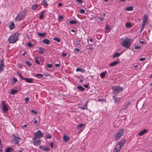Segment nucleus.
Listing matches in <instances>:
<instances>
[{
  "instance_id": "obj_37",
  "label": "nucleus",
  "mask_w": 152,
  "mask_h": 152,
  "mask_svg": "<svg viewBox=\"0 0 152 152\" xmlns=\"http://www.w3.org/2000/svg\"><path fill=\"white\" fill-rule=\"evenodd\" d=\"M33 79L28 78L26 83H33Z\"/></svg>"
},
{
  "instance_id": "obj_45",
  "label": "nucleus",
  "mask_w": 152,
  "mask_h": 152,
  "mask_svg": "<svg viewBox=\"0 0 152 152\" xmlns=\"http://www.w3.org/2000/svg\"><path fill=\"white\" fill-rule=\"evenodd\" d=\"M27 45L29 47H31L33 46V45L31 42H29L27 44Z\"/></svg>"
},
{
  "instance_id": "obj_5",
  "label": "nucleus",
  "mask_w": 152,
  "mask_h": 152,
  "mask_svg": "<svg viewBox=\"0 0 152 152\" xmlns=\"http://www.w3.org/2000/svg\"><path fill=\"white\" fill-rule=\"evenodd\" d=\"M124 132V129L123 128L118 130V133L116 134L115 140L116 141L120 139L122 137Z\"/></svg>"
},
{
  "instance_id": "obj_53",
  "label": "nucleus",
  "mask_w": 152,
  "mask_h": 152,
  "mask_svg": "<svg viewBox=\"0 0 152 152\" xmlns=\"http://www.w3.org/2000/svg\"><path fill=\"white\" fill-rule=\"evenodd\" d=\"M35 62L36 64H39L40 63L39 62V61L37 59H36L35 60Z\"/></svg>"
},
{
  "instance_id": "obj_63",
  "label": "nucleus",
  "mask_w": 152,
  "mask_h": 152,
  "mask_svg": "<svg viewBox=\"0 0 152 152\" xmlns=\"http://www.w3.org/2000/svg\"><path fill=\"white\" fill-rule=\"evenodd\" d=\"M106 29L108 30H109L110 28L107 24L106 25Z\"/></svg>"
},
{
  "instance_id": "obj_38",
  "label": "nucleus",
  "mask_w": 152,
  "mask_h": 152,
  "mask_svg": "<svg viewBox=\"0 0 152 152\" xmlns=\"http://www.w3.org/2000/svg\"><path fill=\"white\" fill-rule=\"evenodd\" d=\"M96 38L98 39L99 40L101 39V38H102V35L97 34L96 35Z\"/></svg>"
},
{
  "instance_id": "obj_30",
  "label": "nucleus",
  "mask_w": 152,
  "mask_h": 152,
  "mask_svg": "<svg viewBox=\"0 0 152 152\" xmlns=\"http://www.w3.org/2000/svg\"><path fill=\"white\" fill-rule=\"evenodd\" d=\"M69 24H76L77 22L75 20H72L69 21Z\"/></svg>"
},
{
  "instance_id": "obj_31",
  "label": "nucleus",
  "mask_w": 152,
  "mask_h": 152,
  "mask_svg": "<svg viewBox=\"0 0 152 152\" xmlns=\"http://www.w3.org/2000/svg\"><path fill=\"white\" fill-rule=\"evenodd\" d=\"M13 151V149L12 148L8 147L6 150L5 152H12Z\"/></svg>"
},
{
  "instance_id": "obj_24",
  "label": "nucleus",
  "mask_w": 152,
  "mask_h": 152,
  "mask_svg": "<svg viewBox=\"0 0 152 152\" xmlns=\"http://www.w3.org/2000/svg\"><path fill=\"white\" fill-rule=\"evenodd\" d=\"M107 72L106 71H105L104 72H103L101 73L100 74V77L102 78H104L106 75V74L107 73Z\"/></svg>"
},
{
  "instance_id": "obj_46",
  "label": "nucleus",
  "mask_w": 152,
  "mask_h": 152,
  "mask_svg": "<svg viewBox=\"0 0 152 152\" xmlns=\"http://www.w3.org/2000/svg\"><path fill=\"white\" fill-rule=\"evenodd\" d=\"M25 63L27 64V65L29 67H30L32 65V64L30 63L28 61H26Z\"/></svg>"
},
{
  "instance_id": "obj_48",
  "label": "nucleus",
  "mask_w": 152,
  "mask_h": 152,
  "mask_svg": "<svg viewBox=\"0 0 152 152\" xmlns=\"http://www.w3.org/2000/svg\"><path fill=\"white\" fill-rule=\"evenodd\" d=\"M145 24H145V23H142V28L140 31V32H141L143 30V29L145 26Z\"/></svg>"
},
{
  "instance_id": "obj_40",
  "label": "nucleus",
  "mask_w": 152,
  "mask_h": 152,
  "mask_svg": "<svg viewBox=\"0 0 152 152\" xmlns=\"http://www.w3.org/2000/svg\"><path fill=\"white\" fill-rule=\"evenodd\" d=\"M131 104V103L130 102H129L127 104H125L124 105V107H125L126 109L129 107V106Z\"/></svg>"
},
{
  "instance_id": "obj_57",
  "label": "nucleus",
  "mask_w": 152,
  "mask_h": 152,
  "mask_svg": "<svg viewBox=\"0 0 152 152\" xmlns=\"http://www.w3.org/2000/svg\"><path fill=\"white\" fill-rule=\"evenodd\" d=\"M17 73L20 76V78L21 79L23 77V76L21 75V74L20 73L18 72H17Z\"/></svg>"
},
{
  "instance_id": "obj_9",
  "label": "nucleus",
  "mask_w": 152,
  "mask_h": 152,
  "mask_svg": "<svg viewBox=\"0 0 152 152\" xmlns=\"http://www.w3.org/2000/svg\"><path fill=\"white\" fill-rule=\"evenodd\" d=\"M4 59H2L0 60V73H1L4 69Z\"/></svg>"
},
{
  "instance_id": "obj_55",
  "label": "nucleus",
  "mask_w": 152,
  "mask_h": 152,
  "mask_svg": "<svg viewBox=\"0 0 152 152\" xmlns=\"http://www.w3.org/2000/svg\"><path fill=\"white\" fill-rule=\"evenodd\" d=\"M29 100V98L26 97L25 98V100L26 103L28 102Z\"/></svg>"
},
{
  "instance_id": "obj_20",
  "label": "nucleus",
  "mask_w": 152,
  "mask_h": 152,
  "mask_svg": "<svg viewBox=\"0 0 152 152\" xmlns=\"http://www.w3.org/2000/svg\"><path fill=\"white\" fill-rule=\"evenodd\" d=\"M10 25L9 26V28L10 30L13 29L15 28V25L14 23L12 21H10Z\"/></svg>"
},
{
  "instance_id": "obj_52",
  "label": "nucleus",
  "mask_w": 152,
  "mask_h": 152,
  "mask_svg": "<svg viewBox=\"0 0 152 152\" xmlns=\"http://www.w3.org/2000/svg\"><path fill=\"white\" fill-rule=\"evenodd\" d=\"M126 110V109L124 107V108H122L120 110V112H122L123 111H125Z\"/></svg>"
},
{
  "instance_id": "obj_61",
  "label": "nucleus",
  "mask_w": 152,
  "mask_h": 152,
  "mask_svg": "<svg viewBox=\"0 0 152 152\" xmlns=\"http://www.w3.org/2000/svg\"><path fill=\"white\" fill-rule=\"evenodd\" d=\"M49 146H50L51 147V148H53L54 147L53 142H51L50 144V145Z\"/></svg>"
},
{
  "instance_id": "obj_33",
  "label": "nucleus",
  "mask_w": 152,
  "mask_h": 152,
  "mask_svg": "<svg viewBox=\"0 0 152 152\" xmlns=\"http://www.w3.org/2000/svg\"><path fill=\"white\" fill-rule=\"evenodd\" d=\"M125 10L128 11H132L133 10V8L132 6L128 7L126 8Z\"/></svg>"
},
{
  "instance_id": "obj_7",
  "label": "nucleus",
  "mask_w": 152,
  "mask_h": 152,
  "mask_svg": "<svg viewBox=\"0 0 152 152\" xmlns=\"http://www.w3.org/2000/svg\"><path fill=\"white\" fill-rule=\"evenodd\" d=\"M1 102L3 106L2 110L4 113H7L8 109L7 106L5 104V101H2Z\"/></svg>"
},
{
  "instance_id": "obj_17",
  "label": "nucleus",
  "mask_w": 152,
  "mask_h": 152,
  "mask_svg": "<svg viewBox=\"0 0 152 152\" xmlns=\"http://www.w3.org/2000/svg\"><path fill=\"white\" fill-rule=\"evenodd\" d=\"M148 18V16L146 15H144L143 17L142 18V23L146 24Z\"/></svg>"
},
{
  "instance_id": "obj_1",
  "label": "nucleus",
  "mask_w": 152,
  "mask_h": 152,
  "mask_svg": "<svg viewBox=\"0 0 152 152\" xmlns=\"http://www.w3.org/2000/svg\"><path fill=\"white\" fill-rule=\"evenodd\" d=\"M19 35L20 34L18 32L12 34L8 38V40L9 42L10 43H15L18 40Z\"/></svg>"
},
{
  "instance_id": "obj_56",
  "label": "nucleus",
  "mask_w": 152,
  "mask_h": 152,
  "mask_svg": "<svg viewBox=\"0 0 152 152\" xmlns=\"http://www.w3.org/2000/svg\"><path fill=\"white\" fill-rule=\"evenodd\" d=\"M141 48V47L140 46H135L134 47V48H135V49H140Z\"/></svg>"
},
{
  "instance_id": "obj_12",
  "label": "nucleus",
  "mask_w": 152,
  "mask_h": 152,
  "mask_svg": "<svg viewBox=\"0 0 152 152\" xmlns=\"http://www.w3.org/2000/svg\"><path fill=\"white\" fill-rule=\"evenodd\" d=\"M113 98L114 99V103L115 104L117 103V104H118L120 101V98H118L117 96V95H115L113 96Z\"/></svg>"
},
{
  "instance_id": "obj_27",
  "label": "nucleus",
  "mask_w": 152,
  "mask_h": 152,
  "mask_svg": "<svg viewBox=\"0 0 152 152\" xmlns=\"http://www.w3.org/2000/svg\"><path fill=\"white\" fill-rule=\"evenodd\" d=\"M37 34L39 36L41 37H45V36L46 34L44 33L37 32Z\"/></svg>"
},
{
  "instance_id": "obj_10",
  "label": "nucleus",
  "mask_w": 152,
  "mask_h": 152,
  "mask_svg": "<svg viewBox=\"0 0 152 152\" xmlns=\"http://www.w3.org/2000/svg\"><path fill=\"white\" fill-rule=\"evenodd\" d=\"M32 140L34 145L38 146L40 144L41 141L39 139H37V138H33Z\"/></svg>"
},
{
  "instance_id": "obj_16",
  "label": "nucleus",
  "mask_w": 152,
  "mask_h": 152,
  "mask_svg": "<svg viewBox=\"0 0 152 152\" xmlns=\"http://www.w3.org/2000/svg\"><path fill=\"white\" fill-rule=\"evenodd\" d=\"M148 130L146 129H144L142 131H141L138 134V135L140 136H141L144 134L147 133L148 132Z\"/></svg>"
},
{
  "instance_id": "obj_47",
  "label": "nucleus",
  "mask_w": 152,
  "mask_h": 152,
  "mask_svg": "<svg viewBox=\"0 0 152 152\" xmlns=\"http://www.w3.org/2000/svg\"><path fill=\"white\" fill-rule=\"evenodd\" d=\"M97 18L99 19L100 20L104 21V20L105 18L104 17H98Z\"/></svg>"
},
{
  "instance_id": "obj_25",
  "label": "nucleus",
  "mask_w": 152,
  "mask_h": 152,
  "mask_svg": "<svg viewBox=\"0 0 152 152\" xmlns=\"http://www.w3.org/2000/svg\"><path fill=\"white\" fill-rule=\"evenodd\" d=\"M76 71L77 72H80L82 73L85 72V70L84 69L80 67L77 68L76 69Z\"/></svg>"
},
{
  "instance_id": "obj_6",
  "label": "nucleus",
  "mask_w": 152,
  "mask_h": 152,
  "mask_svg": "<svg viewBox=\"0 0 152 152\" xmlns=\"http://www.w3.org/2000/svg\"><path fill=\"white\" fill-rule=\"evenodd\" d=\"M12 137H13L12 139V142H15V144L18 145L19 144V141L21 139V138L19 137V135H17V136L13 134L12 135Z\"/></svg>"
},
{
  "instance_id": "obj_19",
  "label": "nucleus",
  "mask_w": 152,
  "mask_h": 152,
  "mask_svg": "<svg viewBox=\"0 0 152 152\" xmlns=\"http://www.w3.org/2000/svg\"><path fill=\"white\" fill-rule=\"evenodd\" d=\"M46 12V10H44L42 11V12H41L39 13V18L40 19H42L43 18L44 14Z\"/></svg>"
},
{
  "instance_id": "obj_8",
  "label": "nucleus",
  "mask_w": 152,
  "mask_h": 152,
  "mask_svg": "<svg viewBox=\"0 0 152 152\" xmlns=\"http://www.w3.org/2000/svg\"><path fill=\"white\" fill-rule=\"evenodd\" d=\"M34 138H39L43 136V134L39 130L37 132L34 133Z\"/></svg>"
},
{
  "instance_id": "obj_54",
  "label": "nucleus",
  "mask_w": 152,
  "mask_h": 152,
  "mask_svg": "<svg viewBox=\"0 0 152 152\" xmlns=\"http://www.w3.org/2000/svg\"><path fill=\"white\" fill-rule=\"evenodd\" d=\"M146 58H141L139 59V61H143Z\"/></svg>"
},
{
  "instance_id": "obj_44",
  "label": "nucleus",
  "mask_w": 152,
  "mask_h": 152,
  "mask_svg": "<svg viewBox=\"0 0 152 152\" xmlns=\"http://www.w3.org/2000/svg\"><path fill=\"white\" fill-rule=\"evenodd\" d=\"M45 137L47 139H50L51 138V136L50 134H48L46 135Z\"/></svg>"
},
{
  "instance_id": "obj_62",
  "label": "nucleus",
  "mask_w": 152,
  "mask_h": 152,
  "mask_svg": "<svg viewBox=\"0 0 152 152\" xmlns=\"http://www.w3.org/2000/svg\"><path fill=\"white\" fill-rule=\"evenodd\" d=\"M59 63L56 64L55 65L56 67H58L60 65L59 63H60V61H58Z\"/></svg>"
},
{
  "instance_id": "obj_36",
  "label": "nucleus",
  "mask_w": 152,
  "mask_h": 152,
  "mask_svg": "<svg viewBox=\"0 0 152 152\" xmlns=\"http://www.w3.org/2000/svg\"><path fill=\"white\" fill-rule=\"evenodd\" d=\"M36 77L38 78H41L43 77V75L41 74H37L36 75Z\"/></svg>"
},
{
  "instance_id": "obj_41",
  "label": "nucleus",
  "mask_w": 152,
  "mask_h": 152,
  "mask_svg": "<svg viewBox=\"0 0 152 152\" xmlns=\"http://www.w3.org/2000/svg\"><path fill=\"white\" fill-rule=\"evenodd\" d=\"M53 40L56 42H57L58 43L60 42L61 41V39H60L56 37L54 38H53Z\"/></svg>"
},
{
  "instance_id": "obj_34",
  "label": "nucleus",
  "mask_w": 152,
  "mask_h": 152,
  "mask_svg": "<svg viewBox=\"0 0 152 152\" xmlns=\"http://www.w3.org/2000/svg\"><path fill=\"white\" fill-rule=\"evenodd\" d=\"M39 49L40 50L39 51V54H43L44 51H45L44 49L41 47H39Z\"/></svg>"
},
{
  "instance_id": "obj_39",
  "label": "nucleus",
  "mask_w": 152,
  "mask_h": 152,
  "mask_svg": "<svg viewBox=\"0 0 152 152\" xmlns=\"http://www.w3.org/2000/svg\"><path fill=\"white\" fill-rule=\"evenodd\" d=\"M41 4L43 5H48V4L47 3V1L46 0H42Z\"/></svg>"
},
{
  "instance_id": "obj_50",
  "label": "nucleus",
  "mask_w": 152,
  "mask_h": 152,
  "mask_svg": "<svg viewBox=\"0 0 152 152\" xmlns=\"http://www.w3.org/2000/svg\"><path fill=\"white\" fill-rule=\"evenodd\" d=\"M85 12V11L83 9H81L80 10V13L82 14H84Z\"/></svg>"
},
{
  "instance_id": "obj_18",
  "label": "nucleus",
  "mask_w": 152,
  "mask_h": 152,
  "mask_svg": "<svg viewBox=\"0 0 152 152\" xmlns=\"http://www.w3.org/2000/svg\"><path fill=\"white\" fill-rule=\"evenodd\" d=\"M18 88H17L16 89H12L11 90L10 94L12 95H14L18 91Z\"/></svg>"
},
{
  "instance_id": "obj_49",
  "label": "nucleus",
  "mask_w": 152,
  "mask_h": 152,
  "mask_svg": "<svg viewBox=\"0 0 152 152\" xmlns=\"http://www.w3.org/2000/svg\"><path fill=\"white\" fill-rule=\"evenodd\" d=\"M63 18V17L62 15L59 16L58 18V21H61V20Z\"/></svg>"
},
{
  "instance_id": "obj_2",
  "label": "nucleus",
  "mask_w": 152,
  "mask_h": 152,
  "mask_svg": "<svg viewBox=\"0 0 152 152\" xmlns=\"http://www.w3.org/2000/svg\"><path fill=\"white\" fill-rule=\"evenodd\" d=\"M131 44V39L128 37H125L121 43L122 46L128 49L130 48Z\"/></svg>"
},
{
  "instance_id": "obj_64",
  "label": "nucleus",
  "mask_w": 152,
  "mask_h": 152,
  "mask_svg": "<svg viewBox=\"0 0 152 152\" xmlns=\"http://www.w3.org/2000/svg\"><path fill=\"white\" fill-rule=\"evenodd\" d=\"M80 50V49L77 48H76L75 50V51L77 53Z\"/></svg>"
},
{
  "instance_id": "obj_11",
  "label": "nucleus",
  "mask_w": 152,
  "mask_h": 152,
  "mask_svg": "<svg viewBox=\"0 0 152 152\" xmlns=\"http://www.w3.org/2000/svg\"><path fill=\"white\" fill-rule=\"evenodd\" d=\"M122 148L119 145H118V144H116L115 146V148L113 150V152H119Z\"/></svg>"
},
{
  "instance_id": "obj_29",
  "label": "nucleus",
  "mask_w": 152,
  "mask_h": 152,
  "mask_svg": "<svg viewBox=\"0 0 152 152\" xmlns=\"http://www.w3.org/2000/svg\"><path fill=\"white\" fill-rule=\"evenodd\" d=\"M121 55V53H119L118 52L115 53L113 57V58H114L116 57H118L120 56Z\"/></svg>"
},
{
  "instance_id": "obj_14",
  "label": "nucleus",
  "mask_w": 152,
  "mask_h": 152,
  "mask_svg": "<svg viewBox=\"0 0 152 152\" xmlns=\"http://www.w3.org/2000/svg\"><path fill=\"white\" fill-rule=\"evenodd\" d=\"M85 127V124H80L78 125H77V128L78 129H80L82 131Z\"/></svg>"
},
{
  "instance_id": "obj_15",
  "label": "nucleus",
  "mask_w": 152,
  "mask_h": 152,
  "mask_svg": "<svg viewBox=\"0 0 152 152\" xmlns=\"http://www.w3.org/2000/svg\"><path fill=\"white\" fill-rule=\"evenodd\" d=\"M39 148L42 149L43 151H50V149L48 147H45L44 145H40L39 147Z\"/></svg>"
},
{
  "instance_id": "obj_32",
  "label": "nucleus",
  "mask_w": 152,
  "mask_h": 152,
  "mask_svg": "<svg viewBox=\"0 0 152 152\" xmlns=\"http://www.w3.org/2000/svg\"><path fill=\"white\" fill-rule=\"evenodd\" d=\"M86 48L87 50L89 49L90 50H93V48L92 46V44H91L90 45H86Z\"/></svg>"
},
{
  "instance_id": "obj_28",
  "label": "nucleus",
  "mask_w": 152,
  "mask_h": 152,
  "mask_svg": "<svg viewBox=\"0 0 152 152\" xmlns=\"http://www.w3.org/2000/svg\"><path fill=\"white\" fill-rule=\"evenodd\" d=\"M77 89L80 91H83L85 90V88L81 86H77Z\"/></svg>"
},
{
  "instance_id": "obj_26",
  "label": "nucleus",
  "mask_w": 152,
  "mask_h": 152,
  "mask_svg": "<svg viewBox=\"0 0 152 152\" xmlns=\"http://www.w3.org/2000/svg\"><path fill=\"white\" fill-rule=\"evenodd\" d=\"M69 137H68L65 135H64L63 137V140L65 142H67L69 140Z\"/></svg>"
},
{
  "instance_id": "obj_59",
  "label": "nucleus",
  "mask_w": 152,
  "mask_h": 152,
  "mask_svg": "<svg viewBox=\"0 0 152 152\" xmlns=\"http://www.w3.org/2000/svg\"><path fill=\"white\" fill-rule=\"evenodd\" d=\"M24 150V149L22 148H20V149L18 150L19 152H22Z\"/></svg>"
},
{
  "instance_id": "obj_3",
  "label": "nucleus",
  "mask_w": 152,
  "mask_h": 152,
  "mask_svg": "<svg viewBox=\"0 0 152 152\" xmlns=\"http://www.w3.org/2000/svg\"><path fill=\"white\" fill-rule=\"evenodd\" d=\"M124 88L119 86H113L111 87L113 90V94L117 95L121 91L123 90Z\"/></svg>"
},
{
  "instance_id": "obj_13",
  "label": "nucleus",
  "mask_w": 152,
  "mask_h": 152,
  "mask_svg": "<svg viewBox=\"0 0 152 152\" xmlns=\"http://www.w3.org/2000/svg\"><path fill=\"white\" fill-rule=\"evenodd\" d=\"M126 140L125 139H123L118 143V145H119L122 147L123 146L124 143L126 142Z\"/></svg>"
},
{
  "instance_id": "obj_22",
  "label": "nucleus",
  "mask_w": 152,
  "mask_h": 152,
  "mask_svg": "<svg viewBox=\"0 0 152 152\" xmlns=\"http://www.w3.org/2000/svg\"><path fill=\"white\" fill-rule=\"evenodd\" d=\"M38 7V4H34L32 6L31 9L35 11Z\"/></svg>"
},
{
  "instance_id": "obj_42",
  "label": "nucleus",
  "mask_w": 152,
  "mask_h": 152,
  "mask_svg": "<svg viewBox=\"0 0 152 152\" xmlns=\"http://www.w3.org/2000/svg\"><path fill=\"white\" fill-rule=\"evenodd\" d=\"M18 80L17 78L15 77H14L12 78V82L13 83H16L17 82Z\"/></svg>"
},
{
  "instance_id": "obj_35",
  "label": "nucleus",
  "mask_w": 152,
  "mask_h": 152,
  "mask_svg": "<svg viewBox=\"0 0 152 152\" xmlns=\"http://www.w3.org/2000/svg\"><path fill=\"white\" fill-rule=\"evenodd\" d=\"M125 26L127 28H131L132 27V25L131 23H126V24Z\"/></svg>"
},
{
  "instance_id": "obj_60",
  "label": "nucleus",
  "mask_w": 152,
  "mask_h": 152,
  "mask_svg": "<svg viewBox=\"0 0 152 152\" xmlns=\"http://www.w3.org/2000/svg\"><path fill=\"white\" fill-rule=\"evenodd\" d=\"M31 113H34L35 114H37V111H34V110H31Z\"/></svg>"
},
{
  "instance_id": "obj_51",
  "label": "nucleus",
  "mask_w": 152,
  "mask_h": 152,
  "mask_svg": "<svg viewBox=\"0 0 152 152\" xmlns=\"http://www.w3.org/2000/svg\"><path fill=\"white\" fill-rule=\"evenodd\" d=\"M47 67L50 68H51L52 67V64H48L47 65Z\"/></svg>"
},
{
  "instance_id": "obj_43",
  "label": "nucleus",
  "mask_w": 152,
  "mask_h": 152,
  "mask_svg": "<svg viewBox=\"0 0 152 152\" xmlns=\"http://www.w3.org/2000/svg\"><path fill=\"white\" fill-rule=\"evenodd\" d=\"M78 108L83 110H86L88 109L87 108H86V107H85L84 105L83 106H79Z\"/></svg>"
},
{
  "instance_id": "obj_58",
  "label": "nucleus",
  "mask_w": 152,
  "mask_h": 152,
  "mask_svg": "<svg viewBox=\"0 0 152 152\" xmlns=\"http://www.w3.org/2000/svg\"><path fill=\"white\" fill-rule=\"evenodd\" d=\"M86 88H89L90 87H89V86L88 84H85L83 85Z\"/></svg>"
},
{
  "instance_id": "obj_21",
  "label": "nucleus",
  "mask_w": 152,
  "mask_h": 152,
  "mask_svg": "<svg viewBox=\"0 0 152 152\" xmlns=\"http://www.w3.org/2000/svg\"><path fill=\"white\" fill-rule=\"evenodd\" d=\"M42 42L45 44L48 45L50 44V41L47 39H45L42 41Z\"/></svg>"
},
{
  "instance_id": "obj_4",
  "label": "nucleus",
  "mask_w": 152,
  "mask_h": 152,
  "mask_svg": "<svg viewBox=\"0 0 152 152\" xmlns=\"http://www.w3.org/2000/svg\"><path fill=\"white\" fill-rule=\"evenodd\" d=\"M26 11L25 10L24 12H20L15 18L17 21H20L21 20H23L25 16H26Z\"/></svg>"
},
{
  "instance_id": "obj_23",
  "label": "nucleus",
  "mask_w": 152,
  "mask_h": 152,
  "mask_svg": "<svg viewBox=\"0 0 152 152\" xmlns=\"http://www.w3.org/2000/svg\"><path fill=\"white\" fill-rule=\"evenodd\" d=\"M119 63V62L118 61H114L112 63H110L109 64V66H113L116 65L118 64Z\"/></svg>"
}]
</instances>
